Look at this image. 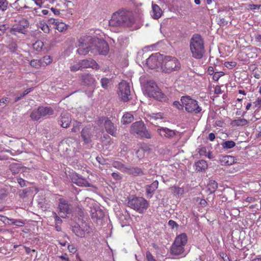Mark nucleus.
I'll return each instance as SVG.
<instances>
[{"mask_svg":"<svg viewBox=\"0 0 261 261\" xmlns=\"http://www.w3.org/2000/svg\"><path fill=\"white\" fill-rule=\"evenodd\" d=\"M90 215L94 221L102 219L105 216L103 211L98 206L91 207Z\"/></svg>","mask_w":261,"mask_h":261,"instance_id":"nucleus-17","label":"nucleus"},{"mask_svg":"<svg viewBox=\"0 0 261 261\" xmlns=\"http://www.w3.org/2000/svg\"><path fill=\"white\" fill-rule=\"evenodd\" d=\"M10 101V99L8 97H3L0 99V106L6 105Z\"/></svg>","mask_w":261,"mask_h":261,"instance_id":"nucleus-63","label":"nucleus"},{"mask_svg":"<svg viewBox=\"0 0 261 261\" xmlns=\"http://www.w3.org/2000/svg\"><path fill=\"white\" fill-rule=\"evenodd\" d=\"M44 46V43L41 40H37L33 44V48L37 51L42 50Z\"/></svg>","mask_w":261,"mask_h":261,"instance_id":"nucleus-43","label":"nucleus"},{"mask_svg":"<svg viewBox=\"0 0 261 261\" xmlns=\"http://www.w3.org/2000/svg\"><path fill=\"white\" fill-rule=\"evenodd\" d=\"M172 189L174 195L181 196L184 193V189L182 188L175 186L172 187Z\"/></svg>","mask_w":261,"mask_h":261,"instance_id":"nucleus-45","label":"nucleus"},{"mask_svg":"<svg viewBox=\"0 0 261 261\" xmlns=\"http://www.w3.org/2000/svg\"><path fill=\"white\" fill-rule=\"evenodd\" d=\"M196 201L199 202V205L202 207L206 206L207 205V202L204 199H201L199 197H197L196 198Z\"/></svg>","mask_w":261,"mask_h":261,"instance_id":"nucleus-60","label":"nucleus"},{"mask_svg":"<svg viewBox=\"0 0 261 261\" xmlns=\"http://www.w3.org/2000/svg\"><path fill=\"white\" fill-rule=\"evenodd\" d=\"M134 23L132 14L127 11L121 10L113 13L109 20V24L113 27H130Z\"/></svg>","mask_w":261,"mask_h":261,"instance_id":"nucleus-1","label":"nucleus"},{"mask_svg":"<svg viewBox=\"0 0 261 261\" xmlns=\"http://www.w3.org/2000/svg\"><path fill=\"white\" fill-rule=\"evenodd\" d=\"M81 137L86 144L90 143L91 141L92 133L91 128L85 127L81 131Z\"/></svg>","mask_w":261,"mask_h":261,"instance_id":"nucleus-24","label":"nucleus"},{"mask_svg":"<svg viewBox=\"0 0 261 261\" xmlns=\"http://www.w3.org/2000/svg\"><path fill=\"white\" fill-rule=\"evenodd\" d=\"M81 84L87 86H94L96 83L94 75L87 73L81 75Z\"/></svg>","mask_w":261,"mask_h":261,"instance_id":"nucleus-15","label":"nucleus"},{"mask_svg":"<svg viewBox=\"0 0 261 261\" xmlns=\"http://www.w3.org/2000/svg\"><path fill=\"white\" fill-rule=\"evenodd\" d=\"M188 242L187 236L185 233H182L177 236L174 242L179 245L185 246Z\"/></svg>","mask_w":261,"mask_h":261,"instance_id":"nucleus-29","label":"nucleus"},{"mask_svg":"<svg viewBox=\"0 0 261 261\" xmlns=\"http://www.w3.org/2000/svg\"><path fill=\"white\" fill-rule=\"evenodd\" d=\"M112 165L114 168L120 170L121 171L125 173L127 166H126L122 162L118 161H115L113 162Z\"/></svg>","mask_w":261,"mask_h":261,"instance_id":"nucleus-35","label":"nucleus"},{"mask_svg":"<svg viewBox=\"0 0 261 261\" xmlns=\"http://www.w3.org/2000/svg\"><path fill=\"white\" fill-rule=\"evenodd\" d=\"M125 173L133 175H139L142 174L143 172L140 168L128 166L126 167Z\"/></svg>","mask_w":261,"mask_h":261,"instance_id":"nucleus-31","label":"nucleus"},{"mask_svg":"<svg viewBox=\"0 0 261 261\" xmlns=\"http://www.w3.org/2000/svg\"><path fill=\"white\" fill-rule=\"evenodd\" d=\"M110 80L106 77H103L101 79L100 83L101 87L105 89H107L110 83Z\"/></svg>","mask_w":261,"mask_h":261,"instance_id":"nucleus-50","label":"nucleus"},{"mask_svg":"<svg viewBox=\"0 0 261 261\" xmlns=\"http://www.w3.org/2000/svg\"><path fill=\"white\" fill-rule=\"evenodd\" d=\"M56 29L60 32L65 31L68 29V25L62 22H58L56 24Z\"/></svg>","mask_w":261,"mask_h":261,"instance_id":"nucleus-42","label":"nucleus"},{"mask_svg":"<svg viewBox=\"0 0 261 261\" xmlns=\"http://www.w3.org/2000/svg\"><path fill=\"white\" fill-rule=\"evenodd\" d=\"M133 120V115L130 113H127L123 115L122 118V122L123 124H127L132 122Z\"/></svg>","mask_w":261,"mask_h":261,"instance_id":"nucleus-39","label":"nucleus"},{"mask_svg":"<svg viewBox=\"0 0 261 261\" xmlns=\"http://www.w3.org/2000/svg\"><path fill=\"white\" fill-rule=\"evenodd\" d=\"M71 2L67 0H56V4L54 7L50 8V10L55 15H59L61 12L66 11L69 7V4Z\"/></svg>","mask_w":261,"mask_h":261,"instance_id":"nucleus-10","label":"nucleus"},{"mask_svg":"<svg viewBox=\"0 0 261 261\" xmlns=\"http://www.w3.org/2000/svg\"><path fill=\"white\" fill-rule=\"evenodd\" d=\"M152 97L161 101H165L167 100L166 96L159 89L155 92L154 95Z\"/></svg>","mask_w":261,"mask_h":261,"instance_id":"nucleus-36","label":"nucleus"},{"mask_svg":"<svg viewBox=\"0 0 261 261\" xmlns=\"http://www.w3.org/2000/svg\"><path fill=\"white\" fill-rule=\"evenodd\" d=\"M182 107L189 113L198 114L202 111L201 107L196 100L192 98L189 96H183L181 97Z\"/></svg>","mask_w":261,"mask_h":261,"instance_id":"nucleus-4","label":"nucleus"},{"mask_svg":"<svg viewBox=\"0 0 261 261\" xmlns=\"http://www.w3.org/2000/svg\"><path fill=\"white\" fill-rule=\"evenodd\" d=\"M159 186V182L158 180H154L150 185H147L146 187V193L147 195H149L151 197L152 194L155 191Z\"/></svg>","mask_w":261,"mask_h":261,"instance_id":"nucleus-27","label":"nucleus"},{"mask_svg":"<svg viewBox=\"0 0 261 261\" xmlns=\"http://www.w3.org/2000/svg\"><path fill=\"white\" fill-rule=\"evenodd\" d=\"M254 108H259L261 107V97H258L253 102Z\"/></svg>","mask_w":261,"mask_h":261,"instance_id":"nucleus-64","label":"nucleus"},{"mask_svg":"<svg viewBox=\"0 0 261 261\" xmlns=\"http://www.w3.org/2000/svg\"><path fill=\"white\" fill-rule=\"evenodd\" d=\"M96 160L98 162V163L101 165H106L107 164L106 160L101 155L97 156L96 158Z\"/></svg>","mask_w":261,"mask_h":261,"instance_id":"nucleus-62","label":"nucleus"},{"mask_svg":"<svg viewBox=\"0 0 261 261\" xmlns=\"http://www.w3.org/2000/svg\"><path fill=\"white\" fill-rule=\"evenodd\" d=\"M90 228L86 223L82 224V226L77 224L72 227V231L77 237L84 238L86 233L90 232Z\"/></svg>","mask_w":261,"mask_h":261,"instance_id":"nucleus-14","label":"nucleus"},{"mask_svg":"<svg viewBox=\"0 0 261 261\" xmlns=\"http://www.w3.org/2000/svg\"><path fill=\"white\" fill-rule=\"evenodd\" d=\"M40 60L42 62V67H46V66L50 64L53 62V58L50 56H44Z\"/></svg>","mask_w":261,"mask_h":261,"instance_id":"nucleus-38","label":"nucleus"},{"mask_svg":"<svg viewBox=\"0 0 261 261\" xmlns=\"http://www.w3.org/2000/svg\"><path fill=\"white\" fill-rule=\"evenodd\" d=\"M198 153L200 155L206 156L207 155V149L205 147H201L198 149Z\"/></svg>","mask_w":261,"mask_h":261,"instance_id":"nucleus-56","label":"nucleus"},{"mask_svg":"<svg viewBox=\"0 0 261 261\" xmlns=\"http://www.w3.org/2000/svg\"><path fill=\"white\" fill-rule=\"evenodd\" d=\"M9 48L11 51L15 52L17 49V45L15 42H12L9 44Z\"/></svg>","mask_w":261,"mask_h":261,"instance_id":"nucleus-57","label":"nucleus"},{"mask_svg":"<svg viewBox=\"0 0 261 261\" xmlns=\"http://www.w3.org/2000/svg\"><path fill=\"white\" fill-rule=\"evenodd\" d=\"M79 48L77 49V53L80 55H86L90 51L92 52L94 48H92V45L88 46H80L79 45Z\"/></svg>","mask_w":261,"mask_h":261,"instance_id":"nucleus-33","label":"nucleus"},{"mask_svg":"<svg viewBox=\"0 0 261 261\" xmlns=\"http://www.w3.org/2000/svg\"><path fill=\"white\" fill-rule=\"evenodd\" d=\"M33 88H29V89H27V90H25L23 93L21 94V95L19 97H17L15 98V101H18L19 100H20L22 97H23V96H24L25 95L28 94V93H29L30 92H31L32 90H33Z\"/></svg>","mask_w":261,"mask_h":261,"instance_id":"nucleus-52","label":"nucleus"},{"mask_svg":"<svg viewBox=\"0 0 261 261\" xmlns=\"http://www.w3.org/2000/svg\"><path fill=\"white\" fill-rule=\"evenodd\" d=\"M80 65L82 69L83 68H91L92 69H98L99 68L97 63L92 59H85L80 61Z\"/></svg>","mask_w":261,"mask_h":261,"instance_id":"nucleus-18","label":"nucleus"},{"mask_svg":"<svg viewBox=\"0 0 261 261\" xmlns=\"http://www.w3.org/2000/svg\"><path fill=\"white\" fill-rule=\"evenodd\" d=\"M55 215V220L56 223V229L57 231H60L61 230V225L62 223V219L56 214V213H54Z\"/></svg>","mask_w":261,"mask_h":261,"instance_id":"nucleus-44","label":"nucleus"},{"mask_svg":"<svg viewBox=\"0 0 261 261\" xmlns=\"http://www.w3.org/2000/svg\"><path fill=\"white\" fill-rule=\"evenodd\" d=\"M132 134H136L141 138H151V135L142 121H137L134 123L130 129Z\"/></svg>","mask_w":261,"mask_h":261,"instance_id":"nucleus-6","label":"nucleus"},{"mask_svg":"<svg viewBox=\"0 0 261 261\" xmlns=\"http://www.w3.org/2000/svg\"><path fill=\"white\" fill-rule=\"evenodd\" d=\"M159 88L156 84L153 82H149L146 87L145 91L148 96L152 97L154 95L155 92L159 90Z\"/></svg>","mask_w":261,"mask_h":261,"instance_id":"nucleus-23","label":"nucleus"},{"mask_svg":"<svg viewBox=\"0 0 261 261\" xmlns=\"http://www.w3.org/2000/svg\"><path fill=\"white\" fill-rule=\"evenodd\" d=\"M163 14V11L161 8L156 4L152 5L151 16L155 19H158L160 18Z\"/></svg>","mask_w":261,"mask_h":261,"instance_id":"nucleus-25","label":"nucleus"},{"mask_svg":"<svg viewBox=\"0 0 261 261\" xmlns=\"http://www.w3.org/2000/svg\"><path fill=\"white\" fill-rule=\"evenodd\" d=\"M30 65L34 68L40 69L42 67L40 59H32L29 62Z\"/></svg>","mask_w":261,"mask_h":261,"instance_id":"nucleus-37","label":"nucleus"},{"mask_svg":"<svg viewBox=\"0 0 261 261\" xmlns=\"http://www.w3.org/2000/svg\"><path fill=\"white\" fill-rule=\"evenodd\" d=\"M9 2L7 0H0V10L5 11L8 7Z\"/></svg>","mask_w":261,"mask_h":261,"instance_id":"nucleus-46","label":"nucleus"},{"mask_svg":"<svg viewBox=\"0 0 261 261\" xmlns=\"http://www.w3.org/2000/svg\"><path fill=\"white\" fill-rule=\"evenodd\" d=\"M61 126L64 128H67L71 123V118L68 114H62L61 115Z\"/></svg>","mask_w":261,"mask_h":261,"instance_id":"nucleus-28","label":"nucleus"},{"mask_svg":"<svg viewBox=\"0 0 261 261\" xmlns=\"http://www.w3.org/2000/svg\"><path fill=\"white\" fill-rule=\"evenodd\" d=\"M218 188L217 183L215 181H211L208 185V189L211 193L214 192Z\"/></svg>","mask_w":261,"mask_h":261,"instance_id":"nucleus-48","label":"nucleus"},{"mask_svg":"<svg viewBox=\"0 0 261 261\" xmlns=\"http://www.w3.org/2000/svg\"><path fill=\"white\" fill-rule=\"evenodd\" d=\"M92 48H94L92 53L98 54L102 55H106L109 50V46L106 41L103 40L94 39Z\"/></svg>","mask_w":261,"mask_h":261,"instance_id":"nucleus-7","label":"nucleus"},{"mask_svg":"<svg viewBox=\"0 0 261 261\" xmlns=\"http://www.w3.org/2000/svg\"><path fill=\"white\" fill-rule=\"evenodd\" d=\"M81 123L77 121H74L73 122V127L71 129L72 132H77L80 130V127Z\"/></svg>","mask_w":261,"mask_h":261,"instance_id":"nucleus-49","label":"nucleus"},{"mask_svg":"<svg viewBox=\"0 0 261 261\" xmlns=\"http://www.w3.org/2000/svg\"><path fill=\"white\" fill-rule=\"evenodd\" d=\"M221 145L223 149H228L234 147L236 145V143L231 140L226 141L223 142Z\"/></svg>","mask_w":261,"mask_h":261,"instance_id":"nucleus-41","label":"nucleus"},{"mask_svg":"<svg viewBox=\"0 0 261 261\" xmlns=\"http://www.w3.org/2000/svg\"><path fill=\"white\" fill-rule=\"evenodd\" d=\"M151 119L152 120H157L158 119H162L163 116L162 114L161 113H153L151 116Z\"/></svg>","mask_w":261,"mask_h":261,"instance_id":"nucleus-61","label":"nucleus"},{"mask_svg":"<svg viewBox=\"0 0 261 261\" xmlns=\"http://www.w3.org/2000/svg\"><path fill=\"white\" fill-rule=\"evenodd\" d=\"M71 180L73 183L78 186L85 187H90L92 186V185L87 178H84L82 175L77 174H73L72 175Z\"/></svg>","mask_w":261,"mask_h":261,"instance_id":"nucleus-13","label":"nucleus"},{"mask_svg":"<svg viewBox=\"0 0 261 261\" xmlns=\"http://www.w3.org/2000/svg\"><path fill=\"white\" fill-rule=\"evenodd\" d=\"M127 205L139 213H142L148 208V202L143 197H134L128 200Z\"/></svg>","mask_w":261,"mask_h":261,"instance_id":"nucleus-5","label":"nucleus"},{"mask_svg":"<svg viewBox=\"0 0 261 261\" xmlns=\"http://www.w3.org/2000/svg\"><path fill=\"white\" fill-rule=\"evenodd\" d=\"M31 119L33 120H38L39 119L42 118V115L39 112V108L36 110H34L30 115Z\"/></svg>","mask_w":261,"mask_h":261,"instance_id":"nucleus-40","label":"nucleus"},{"mask_svg":"<svg viewBox=\"0 0 261 261\" xmlns=\"http://www.w3.org/2000/svg\"><path fill=\"white\" fill-rule=\"evenodd\" d=\"M70 70L72 72H75L79 70H81L82 68L81 67V65H80V61H79L77 64L71 65L70 67Z\"/></svg>","mask_w":261,"mask_h":261,"instance_id":"nucleus-53","label":"nucleus"},{"mask_svg":"<svg viewBox=\"0 0 261 261\" xmlns=\"http://www.w3.org/2000/svg\"><path fill=\"white\" fill-rule=\"evenodd\" d=\"M146 257L147 261H157L149 251L146 252Z\"/></svg>","mask_w":261,"mask_h":261,"instance_id":"nucleus-59","label":"nucleus"},{"mask_svg":"<svg viewBox=\"0 0 261 261\" xmlns=\"http://www.w3.org/2000/svg\"><path fill=\"white\" fill-rule=\"evenodd\" d=\"M94 38L89 36H83L79 40V45L80 46L91 45L89 43H93Z\"/></svg>","mask_w":261,"mask_h":261,"instance_id":"nucleus-26","label":"nucleus"},{"mask_svg":"<svg viewBox=\"0 0 261 261\" xmlns=\"http://www.w3.org/2000/svg\"><path fill=\"white\" fill-rule=\"evenodd\" d=\"M225 123L224 121L222 120H217L215 121L214 126L215 127L218 126L220 127H224L225 126Z\"/></svg>","mask_w":261,"mask_h":261,"instance_id":"nucleus-58","label":"nucleus"},{"mask_svg":"<svg viewBox=\"0 0 261 261\" xmlns=\"http://www.w3.org/2000/svg\"><path fill=\"white\" fill-rule=\"evenodd\" d=\"M162 57L160 54H152L147 60L146 64L151 69H155L161 66Z\"/></svg>","mask_w":261,"mask_h":261,"instance_id":"nucleus-12","label":"nucleus"},{"mask_svg":"<svg viewBox=\"0 0 261 261\" xmlns=\"http://www.w3.org/2000/svg\"><path fill=\"white\" fill-rule=\"evenodd\" d=\"M10 221L11 222V223L14 225H16L18 227H22L24 225L25 222L21 220H18L15 219H10Z\"/></svg>","mask_w":261,"mask_h":261,"instance_id":"nucleus-47","label":"nucleus"},{"mask_svg":"<svg viewBox=\"0 0 261 261\" xmlns=\"http://www.w3.org/2000/svg\"><path fill=\"white\" fill-rule=\"evenodd\" d=\"M218 162L222 166H230L236 162V159L231 155H220Z\"/></svg>","mask_w":261,"mask_h":261,"instance_id":"nucleus-19","label":"nucleus"},{"mask_svg":"<svg viewBox=\"0 0 261 261\" xmlns=\"http://www.w3.org/2000/svg\"><path fill=\"white\" fill-rule=\"evenodd\" d=\"M190 49L194 59H201L203 57L205 53L204 41L200 35H193L190 40Z\"/></svg>","mask_w":261,"mask_h":261,"instance_id":"nucleus-2","label":"nucleus"},{"mask_svg":"<svg viewBox=\"0 0 261 261\" xmlns=\"http://www.w3.org/2000/svg\"><path fill=\"white\" fill-rule=\"evenodd\" d=\"M224 75V73L222 71L215 72L213 75V79L215 81H218L219 79Z\"/></svg>","mask_w":261,"mask_h":261,"instance_id":"nucleus-51","label":"nucleus"},{"mask_svg":"<svg viewBox=\"0 0 261 261\" xmlns=\"http://www.w3.org/2000/svg\"><path fill=\"white\" fill-rule=\"evenodd\" d=\"M185 252L184 246L173 242L170 249V253L174 255H179L182 254Z\"/></svg>","mask_w":261,"mask_h":261,"instance_id":"nucleus-22","label":"nucleus"},{"mask_svg":"<svg viewBox=\"0 0 261 261\" xmlns=\"http://www.w3.org/2000/svg\"><path fill=\"white\" fill-rule=\"evenodd\" d=\"M104 126L106 132L111 135L116 137L117 128L108 118L104 119Z\"/></svg>","mask_w":261,"mask_h":261,"instance_id":"nucleus-20","label":"nucleus"},{"mask_svg":"<svg viewBox=\"0 0 261 261\" xmlns=\"http://www.w3.org/2000/svg\"><path fill=\"white\" fill-rule=\"evenodd\" d=\"M118 95L123 101L129 100V96L130 94L129 84L124 80H122L118 85Z\"/></svg>","mask_w":261,"mask_h":261,"instance_id":"nucleus-8","label":"nucleus"},{"mask_svg":"<svg viewBox=\"0 0 261 261\" xmlns=\"http://www.w3.org/2000/svg\"><path fill=\"white\" fill-rule=\"evenodd\" d=\"M258 49L255 47H249L245 50H242L238 54V58L240 61H247L249 58H256V51Z\"/></svg>","mask_w":261,"mask_h":261,"instance_id":"nucleus-9","label":"nucleus"},{"mask_svg":"<svg viewBox=\"0 0 261 261\" xmlns=\"http://www.w3.org/2000/svg\"><path fill=\"white\" fill-rule=\"evenodd\" d=\"M40 28L45 33H48L49 32L50 30L49 27L46 23H40Z\"/></svg>","mask_w":261,"mask_h":261,"instance_id":"nucleus-55","label":"nucleus"},{"mask_svg":"<svg viewBox=\"0 0 261 261\" xmlns=\"http://www.w3.org/2000/svg\"><path fill=\"white\" fill-rule=\"evenodd\" d=\"M136 155L139 159L143 158L145 155V150L142 148H141L136 152Z\"/></svg>","mask_w":261,"mask_h":261,"instance_id":"nucleus-54","label":"nucleus"},{"mask_svg":"<svg viewBox=\"0 0 261 261\" xmlns=\"http://www.w3.org/2000/svg\"><path fill=\"white\" fill-rule=\"evenodd\" d=\"M38 108L42 117L51 115L54 113V110L50 107H39Z\"/></svg>","mask_w":261,"mask_h":261,"instance_id":"nucleus-32","label":"nucleus"},{"mask_svg":"<svg viewBox=\"0 0 261 261\" xmlns=\"http://www.w3.org/2000/svg\"><path fill=\"white\" fill-rule=\"evenodd\" d=\"M196 170L197 171H204L208 167L207 162L200 160L195 163Z\"/></svg>","mask_w":261,"mask_h":261,"instance_id":"nucleus-30","label":"nucleus"},{"mask_svg":"<svg viewBox=\"0 0 261 261\" xmlns=\"http://www.w3.org/2000/svg\"><path fill=\"white\" fill-rule=\"evenodd\" d=\"M161 67L163 71L171 73L180 68L179 61L174 57L165 56L162 60Z\"/></svg>","mask_w":261,"mask_h":261,"instance_id":"nucleus-3","label":"nucleus"},{"mask_svg":"<svg viewBox=\"0 0 261 261\" xmlns=\"http://www.w3.org/2000/svg\"><path fill=\"white\" fill-rule=\"evenodd\" d=\"M248 121L245 118H239L238 119L233 120L230 124L233 126H244L248 124Z\"/></svg>","mask_w":261,"mask_h":261,"instance_id":"nucleus-34","label":"nucleus"},{"mask_svg":"<svg viewBox=\"0 0 261 261\" xmlns=\"http://www.w3.org/2000/svg\"><path fill=\"white\" fill-rule=\"evenodd\" d=\"M157 132L162 137L172 138L176 135L175 132L174 130L167 127L159 126Z\"/></svg>","mask_w":261,"mask_h":261,"instance_id":"nucleus-21","label":"nucleus"},{"mask_svg":"<svg viewBox=\"0 0 261 261\" xmlns=\"http://www.w3.org/2000/svg\"><path fill=\"white\" fill-rule=\"evenodd\" d=\"M59 208L60 209L59 214L63 218L71 212V205L65 199H60Z\"/></svg>","mask_w":261,"mask_h":261,"instance_id":"nucleus-16","label":"nucleus"},{"mask_svg":"<svg viewBox=\"0 0 261 261\" xmlns=\"http://www.w3.org/2000/svg\"><path fill=\"white\" fill-rule=\"evenodd\" d=\"M29 23L27 20L22 18L18 22L14 24L11 29L10 32L16 35L17 33L25 34L26 29L28 28Z\"/></svg>","mask_w":261,"mask_h":261,"instance_id":"nucleus-11","label":"nucleus"}]
</instances>
